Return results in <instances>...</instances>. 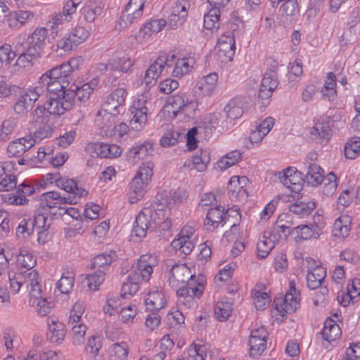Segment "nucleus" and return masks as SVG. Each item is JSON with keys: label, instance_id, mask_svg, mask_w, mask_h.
I'll use <instances>...</instances> for the list:
<instances>
[{"label": "nucleus", "instance_id": "1", "mask_svg": "<svg viewBox=\"0 0 360 360\" xmlns=\"http://www.w3.org/2000/svg\"><path fill=\"white\" fill-rule=\"evenodd\" d=\"M205 276H195L186 264H175L169 271V284L176 290L177 304L181 309L196 305L205 290Z\"/></svg>", "mask_w": 360, "mask_h": 360}, {"label": "nucleus", "instance_id": "2", "mask_svg": "<svg viewBox=\"0 0 360 360\" xmlns=\"http://www.w3.org/2000/svg\"><path fill=\"white\" fill-rule=\"evenodd\" d=\"M72 81L54 67L41 76L39 84L44 89L46 88L50 96L65 97L68 93V89L66 88Z\"/></svg>", "mask_w": 360, "mask_h": 360}, {"label": "nucleus", "instance_id": "3", "mask_svg": "<svg viewBox=\"0 0 360 360\" xmlns=\"http://www.w3.org/2000/svg\"><path fill=\"white\" fill-rule=\"evenodd\" d=\"M73 94L68 93L66 96H52L44 103L43 105H38L34 110V115L41 119L40 122H44L48 117V115H60L69 110L72 106L71 99Z\"/></svg>", "mask_w": 360, "mask_h": 360}, {"label": "nucleus", "instance_id": "4", "mask_svg": "<svg viewBox=\"0 0 360 360\" xmlns=\"http://www.w3.org/2000/svg\"><path fill=\"white\" fill-rule=\"evenodd\" d=\"M127 94V93L124 89H116L106 96L101 105V109L97 113V116L102 117L103 121L114 120L124 109Z\"/></svg>", "mask_w": 360, "mask_h": 360}, {"label": "nucleus", "instance_id": "5", "mask_svg": "<svg viewBox=\"0 0 360 360\" xmlns=\"http://www.w3.org/2000/svg\"><path fill=\"white\" fill-rule=\"evenodd\" d=\"M150 98L149 91H146L137 96L133 101L132 105L130 107V112L132 115L130 120V126L132 129L140 131L148 120V109L146 103Z\"/></svg>", "mask_w": 360, "mask_h": 360}, {"label": "nucleus", "instance_id": "6", "mask_svg": "<svg viewBox=\"0 0 360 360\" xmlns=\"http://www.w3.org/2000/svg\"><path fill=\"white\" fill-rule=\"evenodd\" d=\"M158 264V259L156 256L152 255H143L133 265V269L130 273L132 279L139 281L141 283L143 281L147 282L150 280L153 267Z\"/></svg>", "mask_w": 360, "mask_h": 360}, {"label": "nucleus", "instance_id": "7", "mask_svg": "<svg viewBox=\"0 0 360 360\" xmlns=\"http://www.w3.org/2000/svg\"><path fill=\"white\" fill-rule=\"evenodd\" d=\"M300 293L295 288V282L290 281L289 283V290L285 293V297L278 298L274 300L275 309L282 315L285 313L291 314L300 306Z\"/></svg>", "mask_w": 360, "mask_h": 360}, {"label": "nucleus", "instance_id": "8", "mask_svg": "<svg viewBox=\"0 0 360 360\" xmlns=\"http://www.w3.org/2000/svg\"><path fill=\"white\" fill-rule=\"evenodd\" d=\"M156 214L152 208L145 207L137 215L132 229V236L141 239L146 236L147 231L155 229L153 215Z\"/></svg>", "mask_w": 360, "mask_h": 360}, {"label": "nucleus", "instance_id": "9", "mask_svg": "<svg viewBox=\"0 0 360 360\" xmlns=\"http://www.w3.org/2000/svg\"><path fill=\"white\" fill-rule=\"evenodd\" d=\"M191 8V0H176L168 17V24L172 29H176L185 22Z\"/></svg>", "mask_w": 360, "mask_h": 360}, {"label": "nucleus", "instance_id": "10", "mask_svg": "<svg viewBox=\"0 0 360 360\" xmlns=\"http://www.w3.org/2000/svg\"><path fill=\"white\" fill-rule=\"evenodd\" d=\"M169 56H160L147 69L142 84L146 86L154 85L166 66H172Z\"/></svg>", "mask_w": 360, "mask_h": 360}, {"label": "nucleus", "instance_id": "11", "mask_svg": "<svg viewBox=\"0 0 360 360\" xmlns=\"http://www.w3.org/2000/svg\"><path fill=\"white\" fill-rule=\"evenodd\" d=\"M35 17V13L30 10L17 9L11 11L7 15L6 20L9 28L18 31L32 22Z\"/></svg>", "mask_w": 360, "mask_h": 360}, {"label": "nucleus", "instance_id": "12", "mask_svg": "<svg viewBox=\"0 0 360 360\" xmlns=\"http://www.w3.org/2000/svg\"><path fill=\"white\" fill-rule=\"evenodd\" d=\"M39 200L43 207L59 209L63 208L62 206L63 205H75L77 202V200H75V197H66L56 191L42 193L39 197Z\"/></svg>", "mask_w": 360, "mask_h": 360}, {"label": "nucleus", "instance_id": "13", "mask_svg": "<svg viewBox=\"0 0 360 360\" xmlns=\"http://www.w3.org/2000/svg\"><path fill=\"white\" fill-rule=\"evenodd\" d=\"M248 179L246 176H233L228 184L227 191L229 198L232 201L246 200L248 196L245 188Z\"/></svg>", "mask_w": 360, "mask_h": 360}, {"label": "nucleus", "instance_id": "14", "mask_svg": "<svg viewBox=\"0 0 360 360\" xmlns=\"http://www.w3.org/2000/svg\"><path fill=\"white\" fill-rule=\"evenodd\" d=\"M267 336V330L262 326L251 330L248 341L250 356H259L264 351Z\"/></svg>", "mask_w": 360, "mask_h": 360}, {"label": "nucleus", "instance_id": "15", "mask_svg": "<svg viewBox=\"0 0 360 360\" xmlns=\"http://www.w3.org/2000/svg\"><path fill=\"white\" fill-rule=\"evenodd\" d=\"M280 181L292 192L297 193L302 188L304 181L300 172L294 167H288L283 170L279 176Z\"/></svg>", "mask_w": 360, "mask_h": 360}, {"label": "nucleus", "instance_id": "16", "mask_svg": "<svg viewBox=\"0 0 360 360\" xmlns=\"http://www.w3.org/2000/svg\"><path fill=\"white\" fill-rule=\"evenodd\" d=\"M235 39L231 33L219 38L217 55L222 62L231 61L235 55Z\"/></svg>", "mask_w": 360, "mask_h": 360}, {"label": "nucleus", "instance_id": "17", "mask_svg": "<svg viewBox=\"0 0 360 360\" xmlns=\"http://www.w3.org/2000/svg\"><path fill=\"white\" fill-rule=\"evenodd\" d=\"M98 79L94 78L89 82L82 84L81 86L72 85L70 88L68 89V93L72 92L73 94L71 99L72 106L74 105L76 98L79 103H85L87 101L91 93L98 86Z\"/></svg>", "mask_w": 360, "mask_h": 360}, {"label": "nucleus", "instance_id": "18", "mask_svg": "<svg viewBox=\"0 0 360 360\" xmlns=\"http://www.w3.org/2000/svg\"><path fill=\"white\" fill-rule=\"evenodd\" d=\"M169 59H172V64L174 65L172 75L175 77L181 78L184 75L190 73L195 64V59L193 56L183 57L176 58L172 54Z\"/></svg>", "mask_w": 360, "mask_h": 360}, {"label": "nucleus", "instance_id": "19", "mask_svg": "<svg viewBox=\"0 0 360 360\" xmlns=\"http://www.w3.org/2000/svg\"><path fill=\"white\" fill-rule=\"evenodd\" d=\"M48 30L45 27H37L27 37L28 48L41 56L46 44Z\"/></svg>", "mask_w": 360, "mask_h": 360}, {"label": "nucleus", "instance_id": "20", "mask_svg": "<svg viewBox=\"0 0 360 360\" xmlns=\"http://www.w3.org/2000/svg\"><path fill=\"white\" fill-rule=\"evenodd\" d=\"M277 74L275 71H267L264 75L259 89L258 96L261 99H269L278 86Z\"/></svg>", "mask_w": 360, "mask_h": 360}, {"label": "nucleus", "instance_id": "21", "mask_svg": "<svg viewBox=\"0 0 360 360\" xmlns=\"http://www.w3.org/2000/svg\"><path fill=\"white\" fill-rule=\"evenodd\" d=\"M34 145L35 139L31 135H27L11 142L7 151L10 155L20 156Z\"/></svg>", "mask_w": 360, "mask_h": 360}, {"label": "nucleus", "instance_id": "22", "mask_svg": "<svg viewBox=\"0 0 360 360\" xmlns=\"http://www.w3.org/2000/svg\"><path fill=\"white\" fill-rule=\"evenodd\" d=\"M23 275V288H30V297H39L42 293L41 285L39 282V274L36 270L25 271L22 273Z\"/></svg>", "mask_w": 360, "mask_h": 360}, {"label": "nucleus", "instance_id": "23", "mask_svg": "<svg viewBox=\"0 0 360 360\" xmlns=\"http://www.w3.org/2000/svg\"><path fill=\"white\" fill-rule=\"evenodd\" d=\"M221 118H224V115L220 112L210 113L205 116L203 121L200 124L199 129H203V131L206 135H209L212 133L214 129H216L217 127H220L222 129L228 128V123L226 121L221 122Z\"/></svg>", "mask_w": 360, "mask_h": 360}, {"label": "nucleus", "instance_id": "24", "mask_svg": "<svg viewBox=\"0 0 360 360\" xmlns=\"http://www.w3.org/2000/svg\"><path fill=\"white\" fill-rule=\"evenodd\" d=\"M218 82V75L216 72L210 73L202 77L196 83L195 88L202 96H212L216 89Z\"/></svg>", "mask_w": 360, "mask_h": 360}, {"label": "nucleus", "instance_id": "25", "mask_svg": "<svg viewBox=\"0 0 360 360\" xmlns=\"http://www.w3.org/2000/svg\"><path fill=\"white\" fill-rule=\"evenodd\" d=\"M149 182L134 176L130 183L129 200L130 203L137 202L146 192Z\"/></svg>", "mask_w": 360, "mask_h": 360}, {"label": "nucleus", "instance_id": "26", "mask_svg": "<svg viewBox=\"0 0 360 360\" xmlns=\"http://www.w3.org/2000/svg\"><path fill=\"white\" fill-rule=\"evenodd\" d=\"M224 211V207L221 206H217L208 210L204 223L207 230L212 231L223 223Z\"/></svg>", "mask_w": 360, "mask_h": 360}, {"label": "nucleus", "instance_id": "27", "mask_svg": "<svg viewBox=\"0 0 360 360\" xmlns=\"http://www.w3.org/2000/svg\"><path fill=\"white\" fill-rule=\"evenodd\" d=\"M326 276V269L321 265L308 270L307 283L309 288L315 290L320 287L324 282Z\"/></svg>", "mask_w": 360, "mask_h": 360}, {"label": "nucleus", "instance_id": "28", "mask_svg": "<svg viewBox=\"0 0 360 360\" xmlns=\"http://www.w3.org/2000/svg\"><path fill=\"white\" fill-rule=\"evenodd\" d=\"M89 147L94 148L96 154L101 158H115L119 157L122 152L121 148L116 144L97 143L91 144Z\"/></svg>", "mask_w": 360, "mask_h": 360}, {"label": "nucleus", "instance_id": "29", "mask_svg": "<svg viewBox=\"0 0 360 360\" xmlns=\"http://www.w3.org/2000/svg\"><path fill=\"white\" fill-rule=\"evenodd\" d=\"M47 324L51 333L49 337L51 342L60 343L64 340L66 333L64 324L56 317H49Z\"/></svg>", "mask_w": 360, "mask_h": 360}, {"label": "nucleus", "instance_id": "30", "mask_svg": "<svg viewBox=\"0 0 360 360\" xmlns=\"http://www.w3.org/2000/svg\"><path fill=\"white\" fill-rule=\"evenodd\" d=\"M145 303L148 310L159 311L165 305V295L162 290L157 288L148 293Z\"/></svg>", "mask_w": 360, "mask_h": 360}, {"label": "nucleus", "instance_id": "31", "mask_svg": "<svg viewBox=\"0 0 360 360\" xmlns=\"http://www.w3.org/2000/svg\"><path fill=\"white\" fill-rule=\"evenodd\" d=\"M56 186L68 193L74 194L75 198L76 196L80 198L88 194L85 189L78 186L76 181L66 176H61L56 180Z\"/></svg>", "mask_w": 360, "mask_h": 360}, {"label": "nucleus", "instance_id": "32", "mask_svg": "<svg viewBox=\"0 0 360 360\" xmlns=\"http://www.w3.org/2000/svg\"><path fill=\"white\" fill-rule=\"evenodd\" d=\"M352 219L348 215L340 216L334 222L333 234L335 237L344 239L347 238L350 231Z\"/></svg>", "mask_w": 360, "mask_h": 360}, {"label": "nucleus", "instance_id": "33", "mask_svg": "<svg viewBox=\"0 0 360 360\" xmlns=\"http://www.w3.org/2000/svg\"><path fill=\"white\" fill-rule=\"evenodd\" d=\"M110 64L114 71L127 72L134 65V61L128 53L117 51L111 58Z\"/></svg>", "mask_w": 360, "mask_h": 360}, {"label": "nucleus", "instance_id": "34", "mask_svg": "<svg viewBox=\"0 0 360 360\" xmlns=\"http://www.w3.org/2000/svg\"><path fill=\"white\" fill-rule=\"evenodd\" d=\"M220 9L212 6L208 13L204 15V28L210 30L212 33L217 32L220 27Z\"/></svg>", "mask_w": 360, "mask_h": 360}, {"label": "nucleus", "instance_id": "35", "mask_svg": "<svg viewBox=\"0 0 360 360\" xmlns=\"http://www.w3.org/2000/svg\"><path fill=\"white\" fill-rule=\"evenodd\" d=\"M114 124L115 120L113 121V119L103 121L102 128L105 131L108 136L116 139H121L127 134L129 127L125 123L120 122L118 124L115 125Z\"/></svg>", "mask_w": 360, "mask_h": 360}, {"label": "nucleus", "instance_id": "36", "mask_svg": "<svg viewBox=\"0 0 360 360\" xmlns=\"http://www.w3.org/2000/svg\"><path fill=\"white\" fill-rule=\"evenodd\" d=\"M117 258V255L115 251L105 252L96 255L94 258L93 266L94 269L99 271H105L108 272L110 264Z\"/></svg>", "mask_w": 360, "mask_h": 360}, {"label": "nucleus", "instance_id": "37", "mask_svg": "<svg viewBox=\"0 0 360 360\" xmlns=\"http://www.w3.org/2000/svg\"><path fill=\"white\" fill-rule=\"evenodd\" d=\"M341 334L342 331L338 324L331 319L326 320L321 331L322 337L326 341L334 342L340 338Z\"/></svg>", "mask_w": 360, "mask_h": 360}, {"label": "nucleus", "instance_id": "38", "mask_svg": "<svg viewBox=\"0 0 360 360\" xmlns=\"http://www.w3.org/2000/svg\"><path fill=\"white\" fill-rule=\"evenodd\" d=\"M226 117L232 120L240 117L243 114V101L240 98H234L229 101L224 108Z\"/></svg>", "mask_w": 360, "mask_h": 360}, {"label": "nucleus", "instance_id": "39", "mask_svg": "<svg viewBox=\"0 0 360 360\" xmlns=\"http://www.w3.org/2000/svg\"><path fill=\"white\" fill-rule=\"evenodd\" d=\"M129 347L126 342L114 343L109 347V360H127Z\"/></svg>", "mask_w": 360, "mask_h": 360}, {"label": "nucleus", "instance_id": "40", "mask_svg": "<svg viewBox=\"0 0 360 360\" xmlns=\"http://www.w3.org/2000/svg\"><path fill=\"white\" fill-rule=\"evenodd\" d=\"M306 180L312 186L320 185L325 180L323 169L316 163L309 164L306 174Z\"/></svg>", "mask_w": 360, "mask_h": 360}, {"label": "nucleus", "instance_id": "41", "mask_svg": "<svg viewBox=\"0 0 360 360\" xmlns=\"http://www.w3.org/2000/svg\"><path fill=\"white\" fill-rule=\"evenodd\" d=\"M210 161V154L207 150H200V154L196 153L194 156H193L192 159H188L185 163L184 166L191 167L192 165L193 166V169H197L199 172L204 171L207 164Z\"/></svg>", "mask_w": 360, "mask_h": 360}, {"label": "nucleus", "instance_id": "42", "mask_svg": "<svg viewBox=\"0 0 360 360\" xmlns=\"http://www.w3.org/2000/svg\"><path fill=\"white\" fill-rule=\"evenodd\" d=\"M315 208L316 204L313 201H296L295 202L290 205L289 211L303 217L309 215Z\"/></svg>", "mask_w": 360, "mask_h": 360}, {"label": "nucleus", "instance_id": "43", "mask_svg": "<svg viewBox=\"0 0 360 360\" xmlns=\"http://www.w3.org/2000/svg\"><path fill=\"white\" fill-rule=\"evenodd\" d=\"M153 152V144L149 142H145L139 145L134 146L129 150V156L133 158V161L143 160Z\"/></svg>", "mask_w": 360, "mask_h": 360}, {"label": "nucleus", "instance_id": "44", "mask_svg": "<svg viewBox=\"0 0 360 360\" xmlns=\"http://www.w3.org/2000/svg\"><path fill=\"white\" fill-rule=\"evenodd\" d=\"M276 243V242L271 239V236H266V231H265L262 238L257 243L258 256L261 258L267 257Z\"/></svg>", "mask_w": 360, "mask_h": 360}, {"label": "nucleus", "instance_id": "45", "mask_svg": "<svg viewBox=\"0 0 360 360\" xmlns=\"http://www.w3.org/2000/svg\"><path fill=\"white\" fill-rule=\"evenodd\" d=\"M242 158V153L240 150H236L228 153L223 156L217 162V167L221 170H225L231 166L237 164Z\"/></svg>", "mask_w": 360, "mask_h": 360}, {"label": "nucleus", "instance_id": "46", "mask_svg": "<svg viewBox=\"0 0 360 360\" xmlns=\"http://www.w3.org/2000/svg\"><path fill=\"white\" fill-rule=\"evenodd\" d=\"M187 197L188 193L185 190L182 188H178L177 190L165 193L162 200H164L165 203L167 205V206L172 207L176 204L183 202V201L186 200Z\"/></svg>", "mask_w": 360, "mask_h": 360}, {"label": "nucleus", "instance_id": "47", "mask_svg": "<svg viewBox=\"0 0 360 360\" xmlns=\"http://www.w3.org/2000/svg\"><path fill=\"white\" fill-rule=\"evenodd\" d=\"M337 77L335 75L330 72L327 74L322 93L328 100H333L337 95Z\"/></svg>", "mask_w": 360, "mask_h": 360}, {"label": "nucleus", "instance_id": "48", "mask_svg": "<svg viewBox=\"0 0 360 360\" xmlns=\"http://www.w3.org/2000/svg\"><path fill=\"white\" fill-rule=\"evenodd\" d=\"M17 262L20 267L27 269V271H31L36 265L37 259L30 251L20 249L17 256Z\"/></svg>", "mask_w": 360, "mask_h": 360}, {"label": "nucleus", "instance_id": "49", "mask_svg": "<svg viewBox=\"0 0 360 360\" xmlns=\"http://www.w3.org/2000/svg\"><path fill=\"white\" fill-rule=\"evenodd\" d=\"M232 303L229 301L220 300L216 304L214 315L219 321H224L232 313Z\"/></svg>", "mask_w": 360, "mask_h": 360}, {"label": "nucleus", "instance_id": "50", "mask_svg": "<svg viewBox=\"0 0 360 360\" xmlns=\"http://www.w3.org/2000/svg\"><path fill=\"white\" fill-rule=\"evenodd\" d=\"M34 192V188L25 182L17 187V195L14 198L13 203L15 205H25L28 202L26 195H30Z\"/></svg>", "mask_w": 360, "mask_h": 360}, {"label": "nucleus", "instance_id": "51", "mask_svg": "<svg viewBox=\"0 0 360 360\" xmlns=\"http://www.w3.org/2000/svg\"><path fill=\"white\" fill-rule=\"evenodd\" d=\"M166 24L167 22L164 19L150 20L141 28V32L144 34V37H150L153 33L160 32Z\"/></svg>", "mask_w": 360, "mask_h": 360}, {"label": "nucleus", "instance_id": "52", "mask_svg": "<svg viewBox=\"0 0 360 360\" xmlns=\"http://www.w3.org/2000/svg\"><path fill=\"white\" fill-rule=\"evenodd\" d=\"M74 283L75 274L72 272L67 271L66 274H63L56 285L61 293L68 294L72 291Z\"/></svg>", "mask_w": 360, "mask_h": 360}, {"label": "nucleus", "instance_id": "53", "mask_svg": "<svg viewBox=\"0 0 360 360\" xmlns=\"http://www.w3.org/2000/svg\"><path fill=\"white\" fill-rule=\"evenodd\" d=\"M35 230L32 219L25 218L21 220L16 229V234L24 239L33 234Z\"/></svg>", "mask_w": 360, "mask_h": 360}, {"label": "nucleus", "instance_id": "54", "mask_svg": "<svg viewBox=\"0 0 360 360\" xmlns=\"http://www.w3.org/2000/svg\"><path fill=\"white\" fill-rule=\"evenodd\" d=\"M29 302L31 305L37 306L38 314L42 316L47 315L53 307L51 302H49L46 298L42 297L41 294L39 297H30Z\"/></svg>", "mask_w": 360, "mask_h": 360}, {"label": "nucleus", "instance_id": "55", "mask_svg": "<svg viewBox=\"0 0 360 360\" xmlns=\"http://www.w3.org/2000/svg\"><path fill=\"white\" fill-rule=\"evenodd\" d=\"M71 335L75 345H80L84 342L86 326L82 323L71 324Z\"/></svg>", "mask_w": 360, "mask_h": 360}, {"label": "nucleus", "instance_id": "56", "mask_svg": "<svg viewBox=\"0 0 360 360\" xmlns=\"http://www.w3.org/2000/svg\"><path fill=\"white\" fill-rule=\"evenodd\" d=\"M293 233L292 232L284 229L281 225L274 224V226L269 230L266 231V236H271V239L276 241V243L280 240H287L290 234Z\"/></svg>", "mask_w": 360, "mask_h": 360}, {"label": "nucleus", "instance_id": "57", "mask_svg": "<svg viewBox=\"0 0 360 360\" xmlns=\"http://www.w3.org/2000/svg\"><path fill=\"white\" fill-rule=\"evenodd\" d=\"M294 232L296 233V238L299 240H309L317 238L319 235L316 230L310 225H300L295 227Z\"/></svg>", "mask_w": 360, "mask_h": 360}, {"label": "nucleus", "instance_id": "58", "mask_svg": "<svg viewBox=\"0 0 360 360\" xmlns=\"http://www.w3.org/2000/svg\"><path fill=\"white\" fill-rule=\"evenodd\" d=\"M106 272L105 271L97 270L94 273L86 276L88 287L90 290L96 291L105 280Z\"/></svg>", "mask_w": 360, "mask_h": 360}, {"label": "nucleus", "instance_id": "59", "mask_svg": "<svg viewBox=\"0 0 360 360\" xmlns=\"http://www.w3.org/2000/svg\"><path fill=\"white\" fill-rule=\"evenodd\" d=\"M141 284L139 281L132 279V276L129 274L127 281L124 282L122 285L121 295L126 297L128 295H134L139 290Z\"/></svg>", "mask_w": 360, "mask_h": 360}, {"label": "nucleus", "instance_id": "60", "mask_svg": "<svg viewBox=\"0 0 360 360\" xmlns=\"http://www.w3.org/2000/svg\"><path fill=\"white\" fill-rule=\"evenodd\" d=\"M81 60L79 58H72L67 63H63L60 65L55 67L58 68L60 73L64 74L72 80L73 79L72 72L77 69Z\"/></svg>", "mask_w": 360, "mask_h": 360}, {"label": "nucleus", "instance_id": "61", "mask_svg": "<svg viewBox=\"0 0 360 360\" xmlns=\"http://www.w3.org/2000/svg\"><path fill=\"white\" fill-rule=\"evenodd\" d=\"M40 56L34 53L33 51L28 47L24 53H22L15 62V65L20 68H27L32 65L34 60L39 58Z\"/></svg>", "mask_w": 360, "mask_h": 360}, {"label": "nucleus", "instance_id": "62", "mask_svg": "<svg viewBox=\"0 0 360 360\" xmlns=\"http://www.w3.org/2000/svg\"><path fill=\"white\" fill-rule=\"evenodd\" d=\"M322 192L326 196L333 195L338 186L337 176L333 172H330L325 177Z\"/></svg>", "mask_w": 360, "mask_h": 360}, {"label": "nucleus", "instance_id": "63", "mask_svg": "<svg viewBox=\"0 0 360 360\" xmlns=\"http://www.w3.org/2000/svg\"><path fill=\"white\" fill-rule=\"evenodd\" d=\"M84 20L88 22H94L102 13V8L94 4L83 6L81 9Z\"/></svg>", "mask_w": 360, "mask_h": 360}, {"label": "nucleus", "instance_id": "64", "mask_svg": "<svg viewBox=\"0 0 360 360\" xmlns=\"http://www.w3.org/2000/svg\"><path fill=\"white\" fill-rule=\"evenodd\" d=\"M360 153V138L350 140L345 146V155L347 159L353 160Z\"/></svg>", "mask_w": 360, "mask_h": 360}]
</instances>
